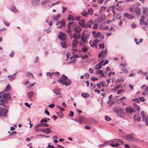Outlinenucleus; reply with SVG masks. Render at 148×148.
<instances>
[{"instance_id":"f3484780","label":"nucleus","mask_w":148,"mask_h":148,"mask_svg":"<svg viewBox=\"0 0 148 148\" xmlns=\"http://www.w3.org/2000/svg\"><path fill=\"white\" fill-rule=\"evenodd\" d=\"M123 16L124 17L126 18L129 19H133V16H132L131 14H129L127 12L125 13L123 15Z\"/></svg>"},{"instance_id":"4c0bfd02","label":"nucleus","mask_w":148,"mask_h":148,"mask_svg":"<svg viewBox=\"0 0 148 148\" xmlns=\"http://www.w3.org/2000/svg\"><path fill=\"white\" fill-rule=\"evenodd\" d=\"M133 106L135 109H136L138 111L140 109V107L139 106L137 105L135 103H134Z\"/></svg>"},{"instance_id":"79ce46f5","label":"nucleus","mask_w":148,"mask_h":148,"mask_svg":"<svg viewBox=\"0 0 148 148\" xmlns=\"http://www.w3.org/2000/svg\"><path fill=\"white\" fill-rule=\"evenodd\" d=\"M84 119V117L82 116H79V123H81V122Z\"/></svg>"},{"instance_id":"2eb2a0df","label":"nucleus","mask_w":148,"mask_h":148,"mask_svg":"<svg viewBox=\"0 0 148 148\" xmlns=\"http://www.w3.org/2000/svg\"><path fill=\"white\" fill-rule=\"evenodd\" d=\"M141 116H143V120L144 122H145L148 120V116L147 114H145L143 111L141 112Z\"/></svg>"},{"instance_id":"9b49d317","label":"nucleus","mask_w":148,"mask_h":148,"mask_svg":"<svg viewBox=\"0 0 148 148\" xmlns=\"http://www.w3.org/2000/svg\"><path fill=\"white\" fill-rule=\"evenodd\" d=\"M59 38L61 40H65L66 39V35L64 33L60 32L59 34Z\"/></svg>"},{"instance_id":"2f4dec72","label":"nucleus","mask_w":148,"mask_h":148,"mask_svg":"<svg viewBox=\"0 0 148 148\" xmlns=\"http://www.w3.org/2000/svg\"><path fill=\"white\" fill-rule=\"evenodd\" d=\"M81 34H76V33H74L73 34V37L75 38L79 39Z\"/></svg>"},{"instance_id":"13d9d810","label":"nucleus","mask_w":148,"mask_h":148,"mask_svg":"<svg viewBox=\"0 0 148 148\" xmlns=\"http://www.w3.org/2000/svg\"><path fill=\"white\" fill-rule=\"evenodd\" d=\"M120 66L125 68L127 64L126 63H121L120 64Z\"/></svg>"},{"instance_id":"412c9836","label":"nucleus","mask_w":148,"mask_h":148,"mask_svg":"<svg viewBox=\"0 0 148 148\" xmlns=\"http://www.w3.org/2000/svg\"><path fill=\"white\" fill-rule=\"evenodd\" d=\"M74 30L76 32H79L81 30V29L79 26H76L74 27Z\"/></svg>"},{"instance_id":"7c9ffc66","label":"nucleus","mask_w":148,"mask_h":148,"mask_svg":"<svg viewBox=\"0 0 148 148\" xmlns=\"http://www.w3.org/2000/svg\"><path fill=\"white\" fill-rule=\"evenodd\" d=\"M109 144V141L106 142L104 143L100 144L98 145V146L100 147H103Z\"/></svg>"},{"instance_id":"ddd939ff","label":"nucleus","mask_w":148,"mask_h":148,"mask_svg":"<svg viewBox=\"0 0 148 148\" xmlns=\"http://www.w3.org/2000/svg\"><path fill=\"white\" fill-rule=\"evenodd\" d=\"M78 43L79 44L81 45L82 47L81 49L83 52H86L88 50V48L86 46L83 45V44L81 42H79Z\"/></svg>"},{"instance_id":"603ef678","label":"nucleus","mask_w":148,"mask_h":148,"mask_svg":"<svg viewBox=\"0 0 148 148\" xmlns=\"http://www.w3.org/2000/svg\"><path fill=\"white\" fill-rule=\"evenodd\" d=\"M26 75L28 76H30V77H32L34 78V77L33 75L32 74V73H29V72H27L26 73Z\"/></svg>"},{"instance_id":"0eeeda50","label":"nucleus","mask_w":148,"mask_h":148,"mask_svg":"<svg viewBox=\"0 0 148 148\" xmlns=\"http://www.w3.org/2000/svg\"><path fill=\"white\" fill-rule=\"evenodd\" d=\"M107 55V52L106 51V49L104 51L102 50L98 56L99 58L102 57V58H104Z\"/></svg>"},{"instance_id":"f8f14e48","label":"nucleus","mask_w":148,"mask_h":148,"mask_svg":"<svg viewBox=\"0 0 148 148\" xmlns=\"http://www.w3.org/2000/svg\"><path fill=\"white\" fill-rule=\"evenodd\" d=\"M42 132L46 134H48L52 132L51 131V128L50 127L43 129L42 130Z\"/></svg>"},{"instance_id":"09e8293b","label":"nucleus","mask_w":148,"mask_h":148,"mask_svg":"<svg viewBox=\"0 0 148 148\" xmlns=\"http://www.w3.org/2000/svg\"><path fill=\"white\" fill-rule=\"evenodd\" d=\"M122 72H120L121 73H128V71L126 69H122Z\"/></svg>"},{"instance_id":"dca6fc26","label":"nucleus","mask_w":148,"mask_h":148,"mask_svg":"<svg viewBox=\"0 0 148 148\" xmlns=\"http://www.w3.org/2000/svg\"><path fill=\"white\" fill-rule=\"evenodd\" d=\"M77 40L76 39H74L73 40L72 48H76L77 47Z\"/></svg>"},{"instance_id":"4be33fe9","label":"nucleus","mask_w":148,"mask_h":148,"mask_svg":"<svg viewBox=\"0 0 148 148\" xmlns=\"http://www.w3.org/2000/svg\"><path fill=\"white\" fill-rule=\"evenodd\" d=\"M126 110L127 112L132 113L133 112V110L132 108L131 107H128L126 108Z\"/></svg>"},{"instance_id":"b1692460","label":"nucleus","mask_w":148,"mask_h":148,"mask_svg":"<svg viewBox=\"0 0 148 148\" xmlns=\"http://www.w3.org/2000/svg\"><path fill=\"white\" fill-rule=\"evenodd\" d=\"M132 135V134L126 135L123 136V138L130 141Z\"/></svg>"},{"instance_id":"338daca9","label":"nucleus","mask_w":148,"mask_h":148,"mask_svg":"<svg viewBox=\"0 0 148 148\" xmlns=\"http://www.w3.org/2000/svg\"><path fill=\"white\" fill-rule=\"evenodd\" d=\"M3 23H4V24L6 26H8L10 25V23L5 21H4L3 22Z\"/></svg>"},{"instance_id":"bf43d9fd","label":"nucleus","mask_w":148,"mask_h":148,"mask_svg":"<svg viewBox=\"0 0 148 148\" xmlns=\"http://www.w3.org/2000/svg\"><path fill=\"white\" fill-rule=\"evenodd\" d=\"M101 86L103 87H104L106 86V84L103 82H100Z\"/></svg>"},{"instance_id":"052dcab7","label":"nucleus","mask_w":148,"mask_h":148,"mask_svg":"<svg viewBox=\"0 0 148 148\" xmlns=\"http://www.w3.org/2000/svg\"><path fill=\"white\" fill-rule=\"evenodd\" d=\"M114 21H115V20H114V19H113L112 20H108L107 21H106V23L107 24H108L110 23H112V22Z\"/></svg>"},{"instance_id":"473e14b6","label":"nucleus","mask_w":148,"mask_h":148,"mask_svg":"<svg viewBox=\"0 0 148 148\" xmlns=\"http://www.w3.org/2000/svg\"><path fill=\"white\" fill-rule=\"evenodd\" d=\"M16 73H15L14 74L12 75H9L8 76L9 79L11 81L13 80L15 77V75Z\"/></svg>"},{"instance_id":"ea45409f","label":"nucleus","mask_w":148,"mask_h":148,"mask_svg":"<svg viewBox=\"0 0 148 148\" xmlns=\"http://www.w3.org/2000/svg\"><path fill=\"white\" fill-rule=\"evenodd\" d=\"M86 119V121L88 122H90L91 121H94L95 123H97V122L94 119L92 118H88Z\"/></svg>"},{"instance_id":"a18cd8bd","label":"nucleus","mask_w":148,"mask_h":148,"mask_svg":"<svg viewBox=\"0 0 148 148\" xmlns=\"http://www.w3.org/2000/svg\"><path fill=\"white\" fill-rule=\"evenodd\" d=\"M61 15L60 14H58L56 15L53 18V19L55 20H57L60 17Z\"/></svg>"},{"instance_id":"e2e57ef3","label":"nucleus","mask_w":148,"mask_h":148,"mask_svg":"<svg viewBox=\"0 0 148 148\" xmlns=\"http://www.w3.org/2000/svg\"><path fill=\"white\" fill-rule=\"evenodd\" d=\"M72 53L74 54L75 52H76L77 51V49L75 48H72Z\"/></svg>"},{"instance_id":"c9c22d12","label":"nucleus","mask_w":148,"mask_h":148,"mask_svg":"<svg viewBox=\"0 0 148 148\" xmlns=\"http://www.w3.org/2000/svg\"><path fill=\"white\" fill-rule=\"evenodd\" d=\"M106 9V7L105 6H102L101 7L100 10L99 11V14H101V12H104Z\"/></svg>"},{"instance_id":"f257e3e1","label":"nucleus","mask_w":148,"mask_h":148,"mask_svg":"<svg viewBox=\"0 0 148 148\" xmlns=\"http://www.w3.org/2000/svg\"><path fill=\"white\" fill-rule=\"evenodd\" d=\"M11 89V86L9 84L7 86L6 88L4 91L0 93V105L6 108V106L4 103L7 99H9L11 96L7 91L10 90Z\"/></svg>"},{"instance_id":"7ed1b4c3","label":"nucleus","mask_w":148,"mask_h":148,"mask_svg":"<svg viewBox=\"0 0 148 148\" xmlns=\"http://www.w3.org/2000/svg\"><path fill=\"white\" fill-rule=\"evenodd\" d=\"M123 109L121 108H115L113 109V111L117 114L118 116L121 117L123 112Z\"/></svg>"},{"instance_id":"864d4df0","label":"nucleus","mask_w":148,"mask_h":148,"mask_svg":"<svg viewBox=\"0 0 148 148\" xmlns=\"http://www.w3.org/2000/svg\"><path fill=\"white\" fill-rule=\"evenodd\" d=\"M17 133L16 132V131H14L13 132H11L10 134H9V136H12L13 135H14L16 134Z\"/></svg>"},{"instance_id":"20e7f679","label":"nucleus","mask_w":148,"mask_h":148,"mask_svg":"<svg viewBox=\"0 0 148 148\" xmlns=\"http://www.w3.org/2000/svg\"><path fill=\"white\" fill-rule=\"evenodd\" d=\"M60 88H56L53 90L54 93L58 97L62 98L61 95L60 93Z\"/></svg>"},{"instance_id":"f704fd0d","label":"nucleus","mask_w":148,"mask_h":148,"mask_svg":"<svg viewBox=\"0 0 148 148\" xmlns=\"http://www.w3.org/2000/svg\"><path fill=\"white\" fill-rule=\"evenodd\" d=\"M101 36V33L100 32H98L93 34V37L94 38H97L100 36Z\"/></svg>"},{"instance_id":"4468645a","label":"nucleus","mask_w":148,"mask_h":148,"mask_svg":"<svg viewBox=\"0 0 148 148\" xmlns=\"http://www.w3.org/2000/svg\"><path fill=\"white\" fill-rule=\"evenodd\" d=\"M104 38V36H103L101 37L99 39H96L94 40V42L95 44V46L96 47L97 45V43L99 42H100Z\"/></svg>"},{"instance_id":"49530a36","label":"nucleus","mask_w":148,"mask_h":148,"mask_svg":"<svg viewBox=\"0 0 148 148\" xmlns=\"http://www.w3.org/2000/svg\"><path fill=\"white\" fill-rule=\"evenodd\" d=\"M81 15L85 16H87L88 15V13L85 11H83L81 13Z\"/></svg>"},{"instance_id":"8fccbe9b","label":"nucleus","mask_w":148,"mask_h":148,"mask_svg":"<svg viewBox=\"0 0 148 148\" xmlns=\"http://www.w3.org/2000/svg\"><path fill=\"white\" fill-rule=\"evenodd\" d=\"M42 126L45 127H48L49 126V125L48 124L45 123H41Z\"/></svg>"},{"instance_id":"1a4fd4ad","label":"nucleus","mask_w":148,"mask_h":148,"mask_svg":"<svg viewBox=\"0 0 148 148\" xmlns=\"http://www.w3.org/2000/svg\"><path fill=\"white\" fill-rule=\"evenodd\" d=\"M104 61V60H101L98 64L95 66L94 69L96 70L100 69Z\"/></svg>"},{"instance_id":"6ab92c4d","label":"nucleus","mask_w":148,"mask_h":148,"mask_svg":"<svg viewBox=\"0 0 148 148\" xmlns=\"http://www.w3.org/2000/svg\"><path fill=\"white\" fill-rule=\"evenodd\" d=\"M61 45L62 48H66L67 47V44L65 41V40H61Z\"/></svg>"},{"instance_id":"3c124183","label":"nucleus","mask_w":148,"mask_h":148,"mask_svg":"<svg viewBox=\"0 0 148 148\" xmlns=\"http://www.w3.org/2000/svg\"><path fill=\"white\" fill-rule=\"evenodd\" d=\"M70 27L69 25L68 28L66 30V32L67 33L69 34L70 36L71 37V35L70 34H71V30L70 29Z\"/></svg>"},{"instance_id":"aec40b11","label":"nucleus","mask_w":148,"mask_h":148,"mask_svg":"<svg viewBox=\"0 0 148 148\" xmlns=\"http://www.w3.org/2000/svg\"><path fill=\"white\" fill-rule=\"evenodd\" d=\"M10 9L11 11L14 13H16L19 12L18 10L14 6H12Z\"/></svg>"},{"instance_id":"37998d69","label":"nucleus","mask_w":148,"mask_h":148,"mask_svg":"<svg viewBox=\"0 0 148 148\" xmlns=\"http://www.w3.org/2000/svg\"><path fill=\"white\" fill-rule=\"evenodd\" d=\"M148 12V9L147 8H143V13L144 14H146Z\"/></svg>"},{"instance_id":"774afa93","label":"nucleus","mask_w":148,"mask_h":148,"mask_svg":"<svg viewBox=\"0 0 148 148\" xmlns=\"http://www.w3.org/2000/svg\"><path fill=\"white\" fill-rule=\"evenodd\" d=\"M105 119L108 121H110L111 120V118L109 117L108 116H106L105 117Z\"/></svg>"},{"instance_id":"c756f323","label":"nucleus","mask_w":148,"mask_h":148,"mask_svg":"<svg viewBox=\"0 0 148 148\" xmlns=\"http://www.w3.org/2000/svg\"><path fill=\"white\" fill-rule=\"evenodd\" d=\"M40 0H32V3L33 5H37L39 3Z\"/></svg>"},{"instance_id":"5701e85b","label":"nucleus","mask_w":148,"mask_h":148,"mask_svg":"<svg viewBox=\"0 0 148 148\" xmlns=\"http://www.w3.org/2000/svg\"><path fill=\"white\" fill-rule=\"evenodd\" d=\"M34 93L33 91H31L27 93V95L29 99L32 98L34 95Z\"/></svg>"},{"instance_id":"a19ab883","label":"nucleus","mask_w":148,"mask_h":148,"mask_svg":"<svg viewBox=\"0 0 148 148\" xmlns=\"http://www.w3.org/2000/svg\"><path fill=\"white\" fill-rule=\"evenodd\" d=\"M120 140V139H115L113 140H112L110 141H108L109 142H110L112 143H116L119 142Z\"/></svg>"},{"instance_id":"de8ad7c7","label":"nucleus","mask_w":148,"mask_h":148,"mask_svg":"<svg viewBox=\"0 0 148 148\" xmlns=\"http://www.w3.org/2000/svg\"><path fill=\"white\" fill-rule=\"evenodd\" d=\"M124 81V79L123 78H121L120 79H117L115 81V82L117 83H119Z\"/></svg>"},{"instance_id":"393cba45","label":"nucleus","mask_w":148,"mask_h":148,"mask_svg":"<svg viewBox=\"0 0 148 148\" xmlns=\"http://www.w3.org/2000/svg\"><path fill=\"white\" fill-rule=\"evenodd\" d=\"M134 11L136 14L139 15L140 14V10L138 7H136L135 8Z\"/></svg>"},{"instance_id":"0e129e2a","label":"nucleus","mask_w":148,"mask_h":148,"mask_svg":"<svg viewBox=\"0 0 148 148\" xmlns=\"http://www.w3.org/2000/svg\"><path fill=\"white\" fill-rule=\"evenodd\" d=\"M56 107L57 108H58L60 110V111L61 112H62V111H64L65 110L64 109V108H62L61 107H60V106H57Z\"/></svg>"},{"instance_id":"9d476101","label":"nucleus","mask_w":148,"mask_h":148,"mask_svg":"<svg viewBox=\"0 0 148 148\" xmlns=\"http://www.w3.org/2000/svg\"><path fill=\"white\" fill-rule=\"evenodd\" d=\"M65 22L64 20H62L60 22L59 21H57L56 22V25H58L59 24H60V25L58 26V28H61L63 26L65 25Z\"/></svg>"},{"instance_id":"e433bc0d","label":"nucleus","mask_w":148,"mask_h":148,"mask_svg":"<svg viewBox=\"0 0 148 148\" xmlns=\"http://www.w3.org/2000/svg\"><path fill=\"white\" fill-rule=\"evenodd\" d=\"M143 41L142 39H140L139 40V42H138V39L136 38H135L134 41L136 42V44L137 45H139L140 43H141Z\"/></svg>"},{"instance_id":"6e6d98bb","label":"nucleus","mask_w":148,"mask_h":148,"mask_svg":"<svg viewBox=\"0 0 148 148\" xmlns=\"http://www.w3.org/2000/svg\"><path fill=\"white\" fill-rule=\"evenodd\" d=\"M119 144L117 143L115 144H111L110 145L113 147H116L119 146Z\"/></svg>"},{"instance_id":"5fc2aeb1","label":"nucleus","mask_w":148,"mask_h":148,"mask_svg":"<svg viewBox=\"0 0 148 148\" xmlns=\"http://www.w3.org/2000/svg\"><path fill=\"white\" fill-rule=\"evenodd\" d=\"M54 74L53 73H50L49 72L47 73V76H49L50 77V78H51V77L52 75Z\"/></svg>"},{"instance_id":"6e6552de","label":"nucleus","mask_w":148,"mask_h":148,"mask_svg":"<svg viewBox=\"0 0 148 148\" xmlns=\"http://www.w3.org/2000/svg\"><path fill=\"white\" fill-rule=\"evenodd\" d=\"M106 18V16L105 14H102L100 15H99L96 18L97 20L99 22H100L105 20Z\"/></svg>"},{"instance_id":"c85d7f7f","label":"nucleus","mask_w":148,"mask_h":148,"mask_svg":"<svg viewBox=\"0 0 148 148\" xmlns=\"http://www.w3.org/2000/svg\"><path fill=\"white\" fill-rule=\"evenodd\" d=\"M139 140H140L139 139L133 137L132 135L130 141L134 142H138L139 141Z\"/></svg>"},{"instance_id":"a878e982","label":"nucleus","mask_w":148,"mask_h":148,"mask_svg":"<svg viewBox=\"0 0 148 148\" xmlns=\"http://www.w3.org/2000/svg\"><path fill=\"white\" fill-rule=\"evenodd\" d=\"M85 20L84 19L80 20L79 21V23L82 27H84L85 25L84 23Z\"/></svg>"},{"instance_id":"cd10ccee","label":"nucleus","mask_w":148,"mask_h":148,"mask_svg":"<svg viewBox=\"0 0 148 148\" xmlns=\"http://www.w3.org/2000/svg\"><path fill=\"white\" fill-rule=\"evenodd\" d=\"M134 119L135 120L137 121H139L140 119V117L139 116L138 114L135 115L134 117Z\"/></svg>"},{"instance_id":"72a5a7b5","label":"nucleus","mask_w":148,"mask_h":148,"mask_svg":"<svg viewBox=\"0 0 148 148\" xmlns=\"http://www.w3.org/2000/svg\"><path fill=\"white\" fill-rule=\"evenodd\" d=\"M87 12L88 13V14H89L90 15H92L93 13V9L91 8H90L88 9V10Z\"/></svg>"},{"instance_id":"58836bf2","label":"nucleus","mask_w":148,"mask_h":148,"mask_svg":"<svg viewBox=\"0 0 148 148\" xmlns=\"http://www.w3.org/2000/svg\"><path fill=\"white\" fill-rule=\"evenodd\" d=\"M68 20H75V19L74 18V17L71 15H69V17L68 18Z\"/></svg>"},{"instance_id":"680f3d73","label":"nucleus","mask_w":148,"mask_h":148,"mask_svg":"<svg viewBox=\"0 0 148 148\" xmlns=\"http://www.w3.org/2000/svg\"><path fill=\"white\" fill-rule=\"evenodd\" d=\"M105 46L104 43L99 44V47L100 49H102L104 48Z\"/></svg>"},{"instance_id":"39448f33","label":"nucleus","mask_w":148,"mask_h":148,"mask_svg":"<svg viewBox=\"0 0 148 148\" xmlns=\"http://www.w3.org/2000/svg\"><path fill=\"white\" fill-rule=\"evenodd\" d=\"M7 112L6 109L3 108H0V116H6Z\"/></svg>"},{"instance_id":"69168bd1","label":"nucleus","mask_w":148,"mask_h":148,"mask_svg":"<svg viewBox=\"0 0 148 148\" xmlns=\"http://www.w3.org/2000/svg\"><path fill=\"white\" fill-rule=\"evenodd\" d=\"M49 2V1L48 0H46L42 1L41 4L42 5H44L46 4L47 3H48Z\"/></svg>"},{"instance_id":"a211bd4d","label":"nucleus","mask_w":148,"mask_h":148,"mask_svg":"<svg viewBox=\"0 0 148 148\" xmlns=\"http://www.w3.org/2000/svg\"><path fill=\"white\" fill-rule=\"evenodd\" d=\"M93 23V21L92 20H90L88 23H87L85 25V27L86 28L91 27V25H92Z\"/></svg>"},{"instance_id":"f03ea898","label":"nucleus","mask_w":148,"mask_h":148,"mask_svg":"<svg viewBox=\"0 0 148 148\" xmlns=\"http://www.w3.org/2000/svg\"><path fill=\"white\" fill-rule=\"evenodd\" d=\"M58 81L60 82L67 86L70 85L71 82V81L68 79L66 76L64 75H62V77Z\"/></svg>"},{"instance_id":"c03bdc74","label":"nucleus","mask_w":148,"mask_h":148,"mask_svg":"<svg viewBox=\"0 0 148 148\" xmlns=\"http://www.w3.org/2000/svg\"><path fill=\"white\" fill-rule=\"evenodd\" d=\"M35 84V82H34V83H32L29 85V86H27V88L29 90L31 89L34 86V85Z\"/></svg>"},{"instance_id":"bb28decb","label":"nucleus","mask_w":148,"mask_h":148,"mask_svg":"<svg viewBox=\"0 0 148 148\" xmlns=\"http://www.w3.org/2000/svg\"><path fill=\"white\" fill-rule=\"evenodd\" d=\"M81 95L84 98H86L89 97V94L88 93L83 92L81 94Z\"/></svg>"},{"instance_id":"4d7b16f0","label":"nucleus","mask_w":148,"mask_h":148,"mask_svg":"<svg viewBox=\"0 0 148 148\" xmlns=\"http://www.w3.org/2000/svg\"><path fill=\"white\" fill-rule=\"evenodd\" d=\"M108 106L110 107H111V106L112 104L113 103V102H112L111 100H109L108 101Z\"/></svg>"},{"instance_id":"423d86ee","label":"nucleus","mask_w":148,"mask_h":148,"mask_svg":"<svg viewBox=\"0 0 148 148\" xmlns=\"http://www.w3.org/2000/svg\"><path fill=\"white\" fill-rule=\"evenodd\" d=\"M82 35V37L81 38V40L82 41L84 45H85L86 43L87 42L86 40V38L87 36V35H86L85 31H84L83 32Z\"/></svg>"}]
</instances>
